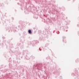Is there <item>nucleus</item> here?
<instances>
[{"label":"nucleus","mask_w":79,"mask_h":79,"mask_svg":"<svg viewBox=\"0 0 79 79\" xmlns=\"http://www.w3.org/2000/svg\"><path fill=\"white\" fill-rule=\"evenodd\" d=\"M28 33L29 34H32V32H31V30H30L28 31Z\"/></svg>","instance_id":"f257e3e1"}]
</instances>
